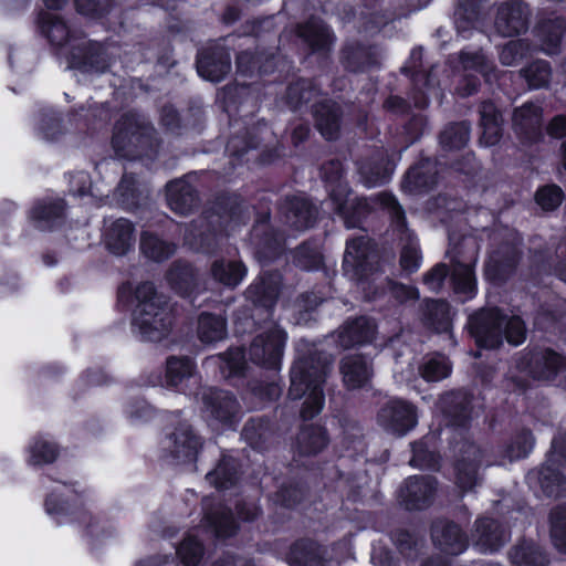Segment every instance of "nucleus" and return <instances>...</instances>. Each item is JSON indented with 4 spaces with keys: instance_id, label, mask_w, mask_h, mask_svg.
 <instances>
[{
    "instance_id": "f257e3e1",
    "label": "nucleus",
    "mask_w": 566,
    "mask_h": 566,
    "mask_svg": "<svg viewBox=\"0 0 566 566\" xmlns=\"http://www.w3.org/2000/svg\"><path fill=\"white\" fill-rule=\"evenodd\" d=\"M331 198L336 205V211L342 216L347 228L360 227L365 218L374 209H382L390 216L391 224L401 234L402 245L400 265L405 271L413 272L420 265V253L418 243L406 224V217L402 207L396 198L387 192L378 193L370 198L350 197V193L342 200L332 190Z\"/></svg>"
},
{
    "instance_id": "f03ea898",
    "label": "nucleus",
    "mask_w": 566,
    "mask_h": 566,
    "mask_svg": "<svg viewBox=\"0 0 566 566\" xmlns=\"http://www.w3.org/2000/svg\"><path fill=\"white\" fill-rule=\"evenodd\" d=\"M331 365L332 360L321 355L302 357L293 364L289 397L293 400L305 397L301 409L303 419H312L321 412L324 406L322 386Z\"/></svg>"
},
{
    "instance_id": "7ed1b4c3",
    "label": "nucleus",
    "mask_w": 566,
    "mask_h": 566,
    "mask_svg": "<svg viewBox=\"0 0 566 566\" xmlns=\"http://www.w3.org/2000/svg\"><path fill=\"white\" fill-rule=\"evenodd\" d=\"M137 305L133 326L142 339L159 342L168 336L172 327V311L163 295L156 293L151 283L145 282L135 291Z\"/></svg>"
},
{
    "instance_id": "20e7f679",
    "label": "nucleus",
    "mask_w": 566,
    "mask_h": 566,
    "mask_svg": "<svg viewBox=\"0 0 566 566\" xmlns=\"http://www.w3.org/2000/svg\"><path fill=\"white\" fill-rule=\"evenodd\" d=\"M470 328L476 344L485 348H496L503 336L512 345H520L526 338V327L518 316H506L497 308L483 310L470 319Z\"/></svg>"
},
{
    "instance_id": "39448f33",
    "label": "nucleus",
    "mask_w": 566,
    "mask_h": 566,
    "mask_svg": "<svg viewBox=\"0 0 566 566\" xmlns=\"http://www.w3.org/2000/svg\"><path fill=\"white\" fill-rule=\"evenodd\" d=\"M566 373V356L551 348L521 353L514 359L510 378L517 388H525L527 379L554 380Z\"/></svg>"
},
{
    "instance_id": "423d86ee",
    "label": "nucleus",
    "mask_w": 566,
    "mask_h": 566,
    "mask_svg": "<svg viewBox=\"0 0 566 566\" xmlns=\"http://www.w3.org/2000/svg\"><path fill=\"white\" fill-rule=\"evenodd\" d=\"M480 244L476 238L465 235L458 244L449 251L452 259L451 280L457 294L463 295L464 300L474 295L476 279L474 265L478 262Z\"/></svg>"
},
{
    "instance_id": "0eeeda50",
    "label": "nucleus",
    "mask_w": 566,
    "mask_h": 566,
    "mask_svg": "<svg viewBox=\"0 0 566 566\" xmlns=\"http://www.w3.org/2000/svg\"><path fill=\"white\" fill-rule=\"evenodd\" d=\"M154 128L136 114H125L116 123L113 147L119 155H126L130 147L144 148L151 144Z\"/></svg>"
},
{
    "instance_id": "6e6552de",
    "label": "nucleus",
    "mask_w": 566,
    "mask_h": 566,
    "mask_svg": "<svg viewBox=\"0 0 566 566\" xmlns=\"http://www.w3.org/2000/svg\"><path fill=\"white\" fill-rule=\"evenodd\" d=\"M286 342V333L277 325L258 334L249 348L250 359L268 368H276L282 359Z\"/></svg>"
},
{
    "instance_id": "1a4fd4ad",
    "label": "nucleus",
    "mask_w": 566,
    "mask_h": 566,
    "mask_svg": "<svg viewBox=\"0 0 566 566\" xmlns=\"http://www.w3.org/2000/svg\"><path fill=\"white\" fill-rule=\"evenodd\" d=\"M484 461L483 451L473 442L465 441L458 448L454 462V475L457 485L463 491L473 490L482 480L481 469L489 465Z\"/></svg>"
},
{
    "instance_id": "9d476101",
    "label": "nucleus",
    "mask_w": 566,
    "mask_h": 566,
    "mask_svg": "<svg viewBox=\"0 0 566 566\" xmlns=\"http://www.w3.org/2000/svg\"><path fill=\"white\" fill-rule=\"evenodd\" d=\"M377 421L386 431L403 436L416 427L417 411L405 400L390 399L378 411Z\"/></svg>"
},
{
    "instance_id": "9b49d317",
    "label": "nucleus",
    "mask_w": 566,
    "mask_h": 566,
    "mask_svg": "<svg viewBox=\"0 0 566 566\" xmlns=\"http://www.w3.org/2000/svg\"><path fill=\"white\" fill-rule=\"evenodd\" d=\"M530 12L521 0H509L497 8L495 29L502 36H513L527 30Z\"/></svg>"
},
{
    "instance_id": "f8f14e48",
    "label": "nucleus",
    "mask_w": 566,
    "mask_h": 566,
    "mask_svg": "<svg viewBox=\"0 0 566 566\" xmlns=\"http://www.w3.org/2000/svg\"><path fill=\"white\" fill-rule=\"evenodd\" d=\"M203 415L208 420L231 423L239 412V403L233 395L217 389L202 394Z\"/></svg>"
},
{
    "instance_id": "ddd939ff",
    "label": "nucleus",
    "mask_w": 566,
    "mask_h": 566,
    "mask_svg": "<svg viewBox=\"0 0 566 566\" xmlns=\"http://www.w3.org/2000/svg\"><path fill=\"white\" fill-rule=\"evenodd\" d=\"M202 442L191 426L180 422L175 430L166 438L165 446L169 449L172 458L179 462H190L197 457Z\"/></svg>"
},
{
    "instance_id": "4468645a",
    "label": "nucleus",
    "mask_w": 566,
    "mask_h": 566,
    "mask_svg": "<svg viewBox=\"0 0 566 566\" xmlns=\"http://www.w3.org/2000/svg\"><path fill=\"white\" fill-rule=\"evenodd\" d=\"M437 491V481L429 475L411 476L400 489V497L408 510L429 506Z\"/></svg>"
},
{
    "instance_id": "2eb2a0df",
    "label": "nucleus",
    "mask_w": 566,
    "mask_h": 566,
    "mask_svg": "<svg viewBox=\"0 0 566 566\" xmlns=\"http://www.w3.org/2000/svg\"><path fill=\"white\" fill-rule=\"evenodd\" d=\"M552 449L546 463L541 469L530 472L528 479L536 482L547 496H559L566 492V479L554 460V457L562 452L557 440L553 441Z\"/></svg>"
},
{
    "instance_id": "dca6fc26",
    "label": "nucleus",
    "mask_w": 566,
    "mask_h": 566,
    "mask_svg": "<svg viewBox=\"0 0 566 566\" xmlns=\"http://www.w3.org/2000/svg\"><path fill=\"white\" fill-rule=\"evenodd\" d=\"M371 250L366 237L347 241L343 269L352 279L360 280L367 274Z\"/></svg>"
},
{
    "instance_id": "f3484780",
    "label": "nucleus",
    "mask_w": 566,
    "mask_h": 566,
    "mask_svg": "<svg viewBox=\"0 0 566 566\" xmlns=\"http://www.w3.org/2000/svg\"><path fill=\"white\" fill-rule=\"evenodd\" d=\"M104 242L109 252L115 255H124L134 248V224L124 218L112 221L105 227Z\"/></svg>"
},
{
    "instance_id": "a211bd4d",
    "label": "nucleus",
    "mask_w": 566,
    "mask_h": 566,
    "mask_svg": "<svg viewBox=\"0 0 566 566\" xmlns=\"http://www.w3.org/2000/svg\"><path fill=\"white\" fill-rule=\"evenodd\" d=\"M474 545L482 553H493L510 539V533L493 518H480L475 523Z\"/></svg>"
},
{
    "instance_id": "6ab92c4d",
    "label": "nucleus",
    "mask_w": 566,
    "mask_h": 566,
    "mask_svg": "<svg viewBox=\"0 0 566 566\" xmlns=\"http://www.w3.org/2000/svg\"><path fill=\"white\" fill-rule=\"evenodd\" d=\"M231 69L230 54L222 48L205 50L197 59V70L201 77L220 82Z\"/></svg>"
},
{
    "instance_id": "aec40b11",
    "label": "nucleus",
    "mask_w": 566,
    "mask_h": 566,
    "mask_svg": "<svg viewBox=\"0 0 566 566\" xmlns=\"http://www.w3.org/2000/svg\"><path fill=\"white\" fill-rule=\"evenodd\" d=\"M513 126L518 136L527 143H535L542 137V108L533 103H526L515 109Z\"/></svg>"
},
{
    "instance_id": "412c9836",
    "label": "nucleus",
    "mask_w": 566,
    "mask_h": 566,
    "mask_svg": "<svg viewBox=\"0 0 566 566\" xmlns=\"http://www.w3.org/2000/svg\"><path fill=\"white\" fill-rule=\"evenodd\" d=\"M431 536L434 545L450 555L461 554L468 545V541L459 526L449 521L434 522Z\"/></svg>"
},
{
    "instance_id": "4be33fe9",
    "label": "nucleus",
    "mask_w": 566,
    "mask_h": 566,
    "mask_svg": "<svg viewBox=\"0 0 566 566\" xmlns=\"http://www.w3.org/2000/svg\"><path fill=\"white\" fill-rule=\"evenodd\" d=\"M343 382L347 389L364 388L373 376L371 363L364 356L349 355L340 361Z\"/></svg>"
},
{
    "instance_id": "5701e85b",
    "label": "nucleus",
    "mask_w": 566,
    "mask_h": 566,
    "mask_svg": "<svg viewBox=\"0 0 566 566\" xmlns=\"http://www.w3.org/2000/svg\"><path fill=\"white\" fill-rule=\"evenodd\" d=\"M71 65L85 72L103 73L109 63L101 43L83 42L78 52H72Z\"/></svg>"
},
{
    "instance_id": "b1692460",
    "label": "nucleus",
    "mask_w": 566,
    "mask_h": 566,
    "mask_svg": "<svg viewBox=\"0 0 566 566\" xmlns=\"http://www.w3.org/2000/svg\"><path fill=\"white\" fill-rule=\"evenodd\" d=\"M167 202L172 211L189 214L198 206L195 188L186 179H177L167 185Z\"/></svg>"
},
{
    "instance_id": "393cba45",
    "label": "nucleus",
    "mask_w": 566,
    "mask_h": 566,
    "mask_svg": "<svg viewBox=\"0 0 566 566\" xmlns=\"http://www.w3.org/2000/svg\"><path fill=\"white\" fill-rule=\"evenodd\" d=\"M282 209L285 222L295 230L310 228L317 217L316 209L301 197L286 198Z\"/></svg>"
},
{
    "instance_id": "a878e982",
    "label": "nucleus",
    "mask_w": 566,
    "mask_h": 566,
    "mask_svg": "<svg viewBox=\"0 0 566 566\" xmlns=\"http://www.w3.org/2000/svg\"><path fill=\"white\" fill-rule=\"evenodd\" d=\"M376 326L367 317H358L347 322L338 334L339 344L344 348L371 342L375 336Z\"/></svg>"
},
{
    "instance_id": "bb28decb",
    "label": "nucleus",
    "mask_w": 566,
    "mask_h": 566,
    "mask_svg": "<svg viewBox=\"0 0 566 566\" xmlns=\"http://www.w3.org/2000/svg\"><path fill=\"white\" fill-rule=\"evenodd\" d=\"M286 559L291 566H323L325 549L313 541H298L291 546Z\"/></svg>"
},
{
    "instance_id": "cd10ccee",
    "label": "nucleus",
    "mask_w": 566,
    "mask_h": 566,
    "mask_svg": "<svg viewBox=\"0 0 566 566\" xmlns=\"http://www.w3.org/2000/svg\"><path fill=\"white\" fill-rule=\"evenodd\" d=\"M314 116L317 129L326 139L337 138L340 127V109L336 103L325 101L316 104Z\"/></svg>"
},
{
    "instance_id": "c85d7f7f",
    "label": "nucleus",
    "mask_w": 566,
    "mask_h": 566,
    "mask_svg": "<svg viewBox=\"0 0 566 566\" xmlns=\"http://www.w3.org/2000/svg\"><path fill=\"white\" fill-rule=\"evenodd\" d=\"M65 205L62 199L39 201L31 210V219L40 230H50L64 218Z\"/></svg>"
},
{
    "instance_id": "c756f323",
    "label": "nucleus",
    "mask_w": 566,
    "mask_h": 566,
    "mask_svg": "<svg viewBox=\"0 0 566 566\" xmlns=\"http://www.w3.org/2000/svg\"><path fill=\"white\" fill-rule=\"evenodd\" d=\"M327 441L326 432L322 427H303L296 437L295 454L300 458L315 455L327 446Z\"/></svg>"
},
{
    "instance_id": "7c9ffc66",
    "label": "nucleus",
    "mask_w": 566,
    "mask_h": 566,
    "mask_svg": "<svg viewBox=\"0 0 566 566\" xmlns=\"http://www.w3.org/2000/svg\"><path fill=\"white\" fill-rule=\"evenodd\" d=\"M280 292V276L277 274H264L252 284L248 294L253 303L265 308H272Z\"/></svg>"
},
{
    "instance_id": "2f4dec72",
    "label": "nucleus",
    "mask_w": 566,
    "mask_h": 566,
    "mask_svg": "<svg viewBox=\"0 0 566 566\" xmlns=\"http://www.w3.org/2000/svg\"><path fill=\"white\" fill-rule=\"evenodd\" d=\"M39 25L42 34L56 46H63L75 40V35L71 34L69 27L56 14L51 12H42L39 17Z\"/></svg>"
},
{
    "instance_id": "473e14b6",
    "label": "nucleus",
    "mask_w": 566,
    "mask_h": 566,
    "mask_svg": "<svg viewBox=\"0 0 566 566\" xmlns=\"http://www.w3.org/2000/svg\"><path fill=\"white\" fill-rule=\"evenodd\" d=\"M437 184L436 164L430 159L420 161L410 168L405 178L409 191H427Z\"/></svg>"
},
{
    "instance_id": "72a5a7b5",
    "label": "nucleus",
    "mask_w": 566,
    "mask_h": 566,
    "mask_svg": "<svg viewBox=\"0 0 566 566\" xmlns=\"http://www.w3.org/2000/svg\"><path fill=\"white\" fill-rule=\"evenodd\" d=\"M480 115L483 128L481 143L485 146H493L500 140L502 135V116L490 101L481 104Z\"/></svg>"
},
{
    "instance_id": "f704fd0d",
    "label": "nucleus",
    "mask_w": 566,
    "mask_h": 566,
    "mask_svg": "<svg viewBox=\"0 0 566 566\" xmlns=\"http://www.w3.org/2000/svg\"><path fill=\"white\" fill-rule=\"evenodd\" d=\"M227 319L222 315L201 313L198 317L197 336L206 344L220 342L227 337Z\"/></svg>"
},
{
    "instance_id": "c9c22d12",
    "label": "nucleus",
    "mask_w": 566,
    "mask_h": 566,
    "mask_svg": "<svg viewBox=\"0 0 566 566\" xmlns=\"http://www.w3.org/2000/svg\"><path fill=\"white\" fill-rule=\"evenodd\" d=\"M210 272L213 280L233 289L242 282L247 274V268L240 261L218 259L211 264Z\"/></svg>"
},
{
    "instance_id": "e433bc0d",
    "label": "nucleus",
    "mask_w": 566,
    "mask_h": 566,
    "mask_svg": "<svg viewBox=\"0 0 566 566\" xmlns=\"http://www.w3.org/2000/svg\"><path fill=\"white\" fill-rule=\"evenodd\" d=\"M424 323L437 333L450 332L452 314L446 301H429L426 303Z\"/></svg>"
},
{
    "instance_id": "4c0bfd02",
    "label": "nucleus",
    "mask_w": 566,
    "mask_h": 566,
    "mask_svg": "<svg viewBox=\"0 0 566 566\" xmlns=\"http://www.w3.org/2000/svg\"><path fill=\"white\" fill-rule=\"evenodd\" d=\"M300 35L313 50L327 49L334 40L329 29L318 19H311L301 25Z\"/></svg>"
},
{
    "instance_id": "58836bf2",
    "label": "nucleus",
    "mask_w": 566,
    "mask_h": 566,
    "mask_svg": "<svg viewBox=\"0 0 566 566\" xmlns=\"http://www.w3.org/2000/svg\"><path fill=\"white\" fill-rule=\"evenodd\" d=\"M238 478V463L231 457H222L216 469L206 475L207 481L217 489L232 486Z\"/></svg>"
},
{
    "instance_id": "ea45409f",
    "label": "nucleus",
    "mask_w": 566,
    "mask_h": 566,
    "mask_svg": "<svg viewBox=\"0 0 566 566\" xmlns=\"http://www.w3.org/2000/svg\"><path fill=\"white\" fill-rule=\"evenodd\" d=\"M140 251L146 258L161 262L175 253L176 245L160 239L154 233L143 232L140 238Z\"/></svg>"
},
{
    "instance_id": "a19ab883",
    "label": "nucleus",
    "mask_w": 566,
    "mask_h": 566,
    "mask_svg": "<svg viewBox=\"0 0 566 566\" xmlns=\"http://www.w3.org/2000/svg\"><path fill=\"white\" fill-rule=\"evenodd\" d=\"M565 31L566 21L562 18L543 22L539 27L542 50L547 54L557 53Z\"/></svg>"
},
{
    "instance_id": "79ce46f5",
    "label": "nucleus",
    "mask_w": 566,
    "mask_h": 566,
    "mask_svg": "<svg viewBox=\"0 0 566 566\" xmlns=\"http://www.w3.org/2000/svg\"><path fill=\"white\" fill-rule=\"evenodd\" d=\"M514 566H547L548 558L534 543L524 542L510 554Z\"/></svg>"
},
{
    "instance_id": "37998d69",
    "label": "nucleus",
    "mask_w": 566,
    "mask_h": 566,
    "mask_svg": "<svg viewBox=\"0 0 566 566\" xmlns=\"http://www.w3.org/2000/svg\"><path fill=\"white\" fill-rule=\"evenodd\" d=\"M206 526L217 537H229L235 533L237 525L232 514L227 509L219 506L213 512L208 513L205 518Z\"/></svg>"
},
{
    "instance_id": "c03bdc74",
    "label": "nucleus",
    "mask_w": 566,
    "mask_h": 566,
    "mask_svg": "<svg viewBox=\"0 0 566 566\" xmlns=\"http://www.w3.org/2000/svg\"><path fill=\"white\" fill-rule=\"evenodd\" d=\"M206 364L219 366L222 374L229 377L243 370L244 353L241 348L229 349L224 354L207 358Z\"/></svg>"
},
{
    "instance_id": "a18cd8bd",
    "label": "nucleus",
    "mask_w": 566,
    "mask_h": 566,
    "mask_svg": "<svg viewBox=\"0 0 566 566\" xmlns=\"http://www.w3.org/2000/svg\"><path fill=\"white\" fill-rule=\"evenodd\" d=\"M470 138V126L465 122L450 124L440 134V145L446 150L461 149Z\"/></svg>"
},
{
    "instance_id": "49530a36",
    "label": "nucleus",
    "mask_w": 566,
    "mask_h": 566,
    "mask_svg": "<svg viewBox=\"0 0 566 566\" xmlns=\"http://www.w3.org/2000/svg\"><path fill=\"white\" fill-rule=\"evenodd\" d=\"M195 369V364L186 357H169L166 363V385L178 386L184 379L189 378Z\"/></svg>"
},
{
    "instance_id": "de8ad7c7",
    "label": "nucleus",
    "mask_w": 566,
    "mask_h": 566,
    "mask_svg": "<svg viewBox=\"0 0 566 566\" xmlns=\"http://www.w3.org/2000/svg\"><path fill=\"white\" fill-rule=\"evenodd\" d=\"M421 377L427 381H440L451 373V364L443 355L428 357L419 368Z\"/></svg>"
},
{
    "instance_id": "09e8293b",
    "label": "nucleus",
    "mask_w": 566,
    "mask_h": 566,
    "mask_svg": "<svg viewBox=\"0 0 566 566\" xmlns=\"http://www.w3.org/2000/svg\"><path fill=\"white\" fill-rule=\"evenodd\" d=\"M358 170L363 182L368 188L382 185L391 174L382 159L379 161H363Z\"/></svg>"
},
{
    "instance_id": "8fccbe9b",
    "label": "nucleus",
    "mask_w": 566,
    "mask_h": 566,
    "mask_svg": "<svg viewBox=\"0 0 566 566\" xmlns=\"http://www.w3.org/2000/svg\"><path fill=\"white\" fill-rule=\"evenodd\" d=\"M531 88H541L548 84L552 70L548 62L537 60L520 71Z\"/></svg>"
},
{
    "instance_id": "3c124183",
    "label": "nucleus",
    "mask_w": 566,
    "mask_h": 566,
    "mask_svg": "<svg viewBox=\"0 0 566 566\" xmlns=\"http://www.w3.org/2000/svg\"><path fill=\"white\" fill-rule=\"evenodd\" d=\"M532 45L526 39L507 42L500 51V62L505 66L516 65L532 52Z\"/></svg>"
},
{
    "instance_id": "603ef678",
    "label": "nucleus",
    "mask_w": 566,
    "mask_h": 566,
    "mask_svg": "<svg viewBox=\"0 0 566 566\" xmlns=\"http://www.w3.org/2000/svg\"><path fill=\"white\" fill-rule=\"evenodd\" d=\"M551 536L554 546L566 553V505H559L551 512Z\"/></svg>"
},
{
    "instance_id": "864d4df0",
    "label": "nucleus",
    "mask_w": 566,
    "mask_h": 566,
    "mask_svg": "<svg viewBox=\"0 0 566 566\" xmlns=\"http://www.w3.org/2000/svg\"><path fill=\"white\" fill-rule=\"evenodd\" d=\"M460 62L465 70L480 72L486 78V81L491 80L494 65L482 52L462 51L460 53Z\"/></svg>"
},
{
    "instance_id": "5fc2aeb1",
    "label": "nucleus",
    "mask_w": 566,
    "mask_h": 566,
    "mask_svg": "<svg viewBox=\"0 0 566 566\" xmlns=\"http://www.w3.org/2000/svg\"><path fill=\"white\" fill-rule=\"evenodd\" d=\"M534 439L532 432L523 430L518 432L507 444L505 455L510 461L526 457L533 449Z\"/></svg>"
},
{
    "instance_id": "6e6d98bb",
    "label": "nucleus",
    "mask_w": 566,
    "mask_h": 566,
    "mask_svg": "<svg viewBox=\"0 0 566 566\" xmlns=\"http://www.w3.org/2000/svg\"><path fill=\"white\" fill-rule=\"evenodd\" d=\"M30 463L40 465L53 462L57 457V448L54 443L39 439L30 448Z\"/></svg>"
},
{
    "instance_id": "4d7b16f0",
    "label": "nucleus",
    "mask_w": 566,
    "mask_h": 566,
    "mask_svg": "<svg viewBox=\"0 0 566 566\" xmlns=\"http://www.w3.org/2000/svg\"><path fill=\"white\" fill-rule=\"evenodd\" d=\"M177 554L185 565L197 566L202 557L203 548L200 542L189 535L180 544Z\"/></svg>"
},
{
    "instance_id": "13d9d810",
    "label": "nucleus",
    "mask_w": 566,
    "mask_h": 566,
    "mask_svg": "<svg viewBox=\"0 0 566 566\" xmlns=\"http://www.w3.org/2000/svg\"><path fill=\"white\" fill-rule=\"evenodd\" d=\"M315 94L310 81L300 80L287 87L286 99L292 107H297L302 103L310 102Z\"/></svg>"
},
{
    "instance_id": "bf43d9fd",
    "label": "nucleus",
    "mask_w": 566,
    "mask_h": 566,
    "mask_svg": "<svg viewBox=\"0 0 566 566\" xmlns=\"http://www.w3.org/2000/svg\"><path fill=\"white\" fill-rule=\"evenodd\" d=\"M564 193L556 185H548L537 190L536 202L542 209L549 211L556 209L563 201Z\"/></svg>"
},
{
    "instance_id": "052dcab7",
    "label": "nucleus",
    "mask_w": 566,
    "mask_h": 566,
    "mask_svg": "<svg viewBox=\"0 0 566 566\" xmlns=\"http://www.w3.org/2000/svg\"><path fill=\"white\" fill-rule=\"evenodd\" d=\"M167 279L174 289L187 290L193 281L192 269L188 264H175L169 270Z\"/></svg>"
},
{
    "instance_id": "680f3d73",
    "label": "nucleus",
    "mask_w": 566,
    "mask_h": 566,
    "mask_svg": "<svg viewBox=\"0 0 566 566\" xmlns=\"http://www.w3.org/2000/svg\"><path fill=\"white\" fill-rule=\"evenodd\" d=\"M76 9L81 14L91 18H101L109 12L113 0H75Z\"/></svg>"
},
{
    "instance_id": "e2e57ef3",
    "label": "nucleus",
    "mask_w": 566,
    "mask_h": 566,
    "mask_svg": "<svg viewBox=\"0 0 566 566\" xmlns=\"http://www.w3.org/2000/svg\"><path fill=\"white\" fill-rule=\"evenodd\" d=\"M387 289L389 294L399 303L415 302L419 298V291L415 286L388 281Z\"/></svg>"
},
{
    "instance_id": "0e129e2a",
    "label": "nucleus",
    "mask_w": 566,
    "mask_h": 566,
    "mask_svg": "<svg viewBox=\"0 0 566 566\" xmlns=\"http://www.w3.org/2000/svg\"><path fill=\"white\" fill-rule=\"evenodd\" d=\"M518 260L517 251L514 248H510V255L506 260H501L499 252L493 253L486 263V274L490 275L492 271L501 274L504 273L506 268H513Z\"/></svg>"
},
{
    "instance_id": "69168bd1",
    "label": "nucleus",
    "mask_w": 566,
    "mask_h": 566,
    "mask_svg": "<svg viewBox=\"0 0 566 566\" xmlns=\"http://www.w3.org/2000/svg\"><path fill=\"white\" fill-rule=\"evenodd\" d=\"M448 273H449V270L446 264H443V263L436 264L430 271H428L423 275V283L432 292H438L441 290Z\"/></svg>"
},
{
    "instance_id": "338daca9",
    "label": "nucleus",
    "mask_w": 566,
    "mask_h": 566,
    "mask_svg": "<svg viewBox=\"0 0 566 566\" xmlns=\"http://www.w3.org/2000/svg\"><path fill=\"white\" fill-rule=\"evenodd\" d=\"M186 242L197 249L201 250L203 252L210 253L214 251V242H216V234L214 233H200L199 237H196L192 231L187 230L185 234Z\"/></svg>"
},
{
    "instance_id": "774afa93",
    "label": "nucleus",
    "mask_w": 566,
    "mask_h": 566,
    "mask_svg": "<svg viewBox=\"0 0 566 566\" xmlns=\"http://www.w3.org/2000/svg\"><path fill=\"white\" fill-rule=\"evenodd\" d=\"M303 497V491L297 486H285L277 492V500L285 506L297 504Z\"/></svg>"
}]
</instances>
